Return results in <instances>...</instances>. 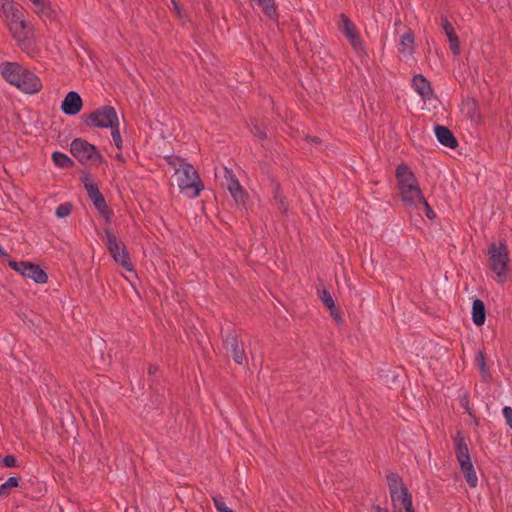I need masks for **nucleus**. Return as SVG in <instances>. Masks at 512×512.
<instances>
[{"label":"nucleus","mask_w":512,"mask_h":512,"mask_svg":"<svg viewBox=\"0 0 512 512\" xmlns=\"http://www.w3.org/2000/svg\"><path fill=\"white\" fill-rule=\"evenodd\" d=\"M487 256L488 268L496 275L499 283H504L507 279L510 262L507 245L503 242L490 243L487 250Z\"/></svg>","instance_id":"nucleus-1"},{"label":"nucleus","mask_w":512,"mask_h":512,"mask_svg":"<svg viewBox=\"0 0 512 512\" xmlns=\"http://www.w3.org/2000/svg\"><path fill=\"white\" fill-rule=\"evenodd\" d=\"M453 440L455 444V455L465 480L471 488H475L478 485V477L471 462V457L465 438L462 433L458 431Z\"/></svg>","instance_id":"nucleus-2"},{"label":"nucleus","mask_w":512,"mask_h":512,"mask_svg":"<svg viewBox=\"0 0 512 512\" xmlns=\"http://www.w3.org/2000/svg\"><path fill=\"white\" fill-rule=\"evenodd\" d=\"M177 183L180 191L189 198H196L204 189V185L191 164L182 165L177 168Z\"/></svg>","instance_id":"nucleus-3"},{"label":"nucleus","mask_w":512,"mask_h":512,"mask_svg":"<svg viewBox=\"0 0 512 512\" xmlns=\"http://www.w3.org/2000/svg\"><path fill=\"white\" fill-rule=\"evenodd\" d=\"M84 123L89 127L112 128L119 126V119L115 108L105 105L88 114Z\"/></svg>","instance_id":"nucleus-4"},{"label":"nucleus","mask_w":512,"mask_h":512,"mask_svg":"<svg viewBox=\"0 0 512 512\" xmlns=\"http://www.w3.org/2000/svg\"><path fill=\"white\" fill-rule=\"evenodd\" d=\"M105 236L106 245L115 262L129 272L134 271V265L125 245L108 229L105 230Z\"/></svg>","instance_id":"nucleus-5"},{"label":"nucleus","mask_w":512,"mask_h":512,"mask_svg":"<svg viewBox=\"0 0 512 512\" xmlns=\"http://www.w3.org/2000/svg\"><path fill=\"white\" fill-rule=\"evenodd\" d=\"M0 10L5 15L8 21V27L10 32H14L19 29H27V22L24 19V8L17 4L14 0H2Z\"/></svg>","instance_id":"nucleus-6"},{"label":"nucleus","mask_w":512,"mask_h":512,"mask_svg":"<svg viewBox=\"0 0 512 512\" xmlns=\"http://www.w3.org/2000/svg\"><path fill=\"white\" fill-rule=\"evenodd\" d=\"M8 265L23 277L30 278L38 284H44L47 282L48 276L46 272L37 264L27 261L10 260Z\"/></svg>","instance_id":"nucleus-7"},{"label":"nucleus","mask_w":512,"mask_h":512,"mask_svg":"<svg viewBox=\"0 0 512 512\" xmlns=\"http://www.w3.org/2000/svg\"><path fill=\"white\" fill-rule=\"evenodd\" d=\"M219 173L224 179L223 185L228 189L236 204L244 205L246 202L247 193L241 186L232 169L222 167Z\"/></svg>","instance_id":"nucleus-8"},{"label":"nucleus","mask_w":512,"mask_h":512,"mask_svg":"<svg viewBox=\"0 0 512 512\" xmlns=\"http://www.w3.org/2000/svg\"><path fill=\"white\" fill-rule=\"evenodd\" d=\"M337 26L355 51H363L364 45L361 36L355 24L344 13L340 14Z\"/></svg>","instance_id":"nucleus-9"},{"label":"nucleus","mask_w":512,"mask_h":512,"mask_svg":"<svg viewBox=\"0 0 512 512\" xmlns=\"http://www.w3.org/2000/svg\"><path fill=\"white\" fill-rule=\"evenodd\" d=\"M70 151L82 163L101 158L97 148L81 138H76L72 141Z\"/></svg>","instance_id":"nucleus-10"},{"label":"nucleus","mask_w":512,"mask_h":512,"mask_svg":"<svg viewBox=\"0 0 512 512\" xmlns=\"http://www.w3.org/2000/svg\"><path fill=\"white\" fill-rule=\"evenodd\" d=\"M224 347L226 351L231 354L233 360L237 364L243 365L247 363L243 343L239 340V337L235 332L232 331L227 333L224 339Z\"/></svg>","instance_id":"nucleus-11"},{"label":"nucleus","mask_w":512,"mask_h":512,"mask_svg":"<svg viewBox=\"0 0 512 512\" xmlns=\"http://www.w3.org/2000/svg\"><path fill=\"white\" fill-rule=\"evenodd\" d=\"M85 189L95 208L103 217L109 220L111 211L109 210L105 198L100 192L97 184H95L93 181L87 180L85 182Z\"/></svg>","instance_id":"nucleus-12"},{"label":"nucleus","mask_w":512,"mask_h":512,"mask_svg":"<svg viewBox=\"0 0 512 512\" xmlns=\"http://www.w3.org/2000/svg\"><path fill=\"white\" fill-rule=\"evenodd\" d=\"M33 12L45 23L56 20L58 8L50 0H34L32 2Z\"/></svg>","instance_id":"nucleus-13"},{"label":"nucleus","mask_w":512,"mask_h":512,"mask_svg":"<svg viewBox=\"0 0 512 512\" xmlns=\"http://www.w3.org/2000/svg\"><path fill=\"white\" fill-rule=\"evenodd\" d=\"M15 87L27 94H35L42 89V82L35 73L25 68Z\"/></svg>","instance_id":"nucleus-14"},{"label":"nucleus","mask_w":512,"mask_h":512,"mask_svg":"<svg viewBox=\"0 0 512 512\" xmlns=\"http://www.w3.org/2000/svg\"><path fill=\"white\" fill-rule=\"evenodd\" d=\"M25 67L17 62H3L0 64L2 77L11 85L19 84V78L24 73Z\"/></svg>","instance_id":"nucleus-15"},{"label":"nucleus","mask_w":512,"mask_h":512,"mask_svg":"<svg viewBox=\"0 0 512 512\" xmlns=\"http://www.w3.org/2000/svg\"><path fill=\"white\" fill-rule=\"evenodd\" d=\"M399 192L402 201L411 207L418 208V200L423 199V194L419 187L418 180L413 184L400 187Z\"/></svg>","instance_id":"nucleus-16"},{"label":"nucleus","mask_w":512,"mask_h":512,"mask_svg":"<svg viewBox=\"0 0 512 512\" xmlns=\"http://www.w3.org/2000/svg\"><path fill=\"white\" fill-rule=\"evenodd\" d=\"M83 106L81 96L76 91H70L65 96L61 104V110L64 114L74 116L78 114Z\"/></svg>","instance_id":"nucleus-17"},{"label":"nucleus","mask_w":512,"mask_h":512,"mask_svg":"<svg viewBox=\"0 0 512 512\" xmlns=\"http://www.w3.org/2000/svg\"><path fill=\"white\" fill-rule=\"evenodd\" d=\"M440 25H441L442 29L444 30V32H445V34L447 36L451 52L455 56L459 55L460 54V41H459V37L456 34L453 25L448 20L447 16H445V15L441 16Z\"/></svg>","instance_id":"nucleus-18"},{"label":"nucleus","mask_w":512,"mask_h":512,"mask_svg":"<svg viewBox=\"0 0 512 512\" xmlns=\"http://www.w3.org/2000/svg\"><path fill=\"white\" fill-rule=\"evenodd\" d=\"M390 497L394 511L413 509L412 496L407 488H403L402 491L390 495Z\"/></svg>","instance_id":"nucleus-19"},{"label":"nucleus","mask_w":512,"mask_h":512,"mask_svg":"<svg viewBox=\"0 0 512 512\" xmlns=\"http://www.w3.org/2000/svg\"><path fill=\"white\" fill-rule=\"evenodd\" d=\"M412 86L422 99L429 100L432 98L433 89L431 84L422 74H417L413 77Z\"/></svg>","instance_id":"nucleus-20"},{"label":"nucleus","mask_w":512,"mask_h":512,"mask_svg":"<svg viewBox=\"0 0 512 512\" xmlns=\"http://www.w3.org/2000/svg\"><path fill=\"white\" fill-rule=\"evenodd\" d=\"M435 136L440 144L445 147L454 149L458 146V141L454 134L445 126L437 125L435 127Z\"/></svg>","instance_id":"nucleus-21"},{"label":"nucleus","mask_w":512,"mask_h":512,"mask_svg":"<svg viewBox=\"0 0 512 512\" xmlns=\"http://www.w3.org/2000/svg\"><path fill=\"white\" fill-rule=\"evenodd\" d=\"M395 176L397 179L398 189L405 185L413 184L415 181H417V178L413 171L407 164L404 163L397 166Z\"/></svg>","instance_id":"nucleus-22"},{"label":"nucleus","mask_w":512,"mask_h":512,"mask_svg":"<svg viewBox=\"0 0 512 512\" xmlns=\"http://www.w3.org/2000/svg\"><path fill=\"white\" fill-rule=\"evenodd\" d=\"M12 36L22 51L30 53L33 50V41L26 29L15 30Z\"/></svg>","instance_id":"nucleus-23"},{"label":"nucleus","mask_w":512,"mask_h":512,"mask_svg":"<svg viewBox=\"0 0 512 512\" xmlns=\"http://www.w3.org/2000/svg\"><path fill=\"white\" fill-rule=\"evenodd\" d=\"M462 111L471 121L477 122L480 120L479 106L476 99L469 97L464 100L462 104Z\"/></svg>","instance_id":"nucleus-24"},{"label":"nucleus","mask_w":512,"mask_h":512,"mask_svg":"<svg viewBox=\"0 0 512 512\" xmlns=\"http://www.w3.org/2000/svg\"><path fill=\"white\" fill-rule=\"evenodd\" d=\"M472 320L476 326H482L486 320V309L484 302L475 299L472 304Z\"/></svg>","instance_id":"nucleus-25"},{"label":"nucleus","mask_w":512,"mask_h":512,"mask_svg":"<svg viewBox=\"0 0 512 512\" xmlns=\"http://www.w3.org/2000/svg\"><path fill=\"white\" fill-rule=\"evenodd\" d=\"M398 51L403 55H412L414 53V33L411 30L401 36Z\"/></svg>","instance_id":"nucleus-26"},{"label":"nucleus","mask_w":512,"mask_h":512,"mask_svg":"<svg viewBox=\"0 0 512 512\" xmlns=\"http://www.w3.org/2000/svg\"><path fill=\"white\" fill-rule=\"evenodd\" d=\"M318 294H319V297H320L322 303L324 304V306H326L330 310L331 316L334 319H338L339 318L338 310L335 306L333 297L330 294V292L327 291L326 289H322V290H318Z\"/></svg>","instance_id":"nucleus-27"},{"label":"nucleus","mask_w":512,"mask_h":512,"mask_svg":"<svg viewBox=\"0 0 512 512\" xmlns=\"http://www.w3.org/2000/svg\"><path fill=\"white\" fill-rule=\"evenodd\" d=\"M387 484L389 488L390 495H393L395 493H398L399 491H402L403 488H407L401 477L396 473H390L387 475Z\"/></svg>","instance_id":"nucleus-28"},{"label":"nucleus","mask_w":512,"mask_h":512,"mask_svg":"<svg viewBox=\"0 0 512 512\" xmlns=\"http://www.w3.org/2000/svg\"><path fill=\"white\" fill-rule=\"evenodd\" d=\"M52 161L59 168H68L73 166L72 159L67 154L60 151L53 152Z\"/></svg>","instance_id":"nucleus-29"},{"label":"nucleus","mask_w":512,"mask_h":512,"mask_svg":"<svg viewBox=\"0 0 512 512\" xmlns=\"http://www.w3.org/2000/svg\"><path fill=\"white\" fill-rule=\"evenodd\" d=\"M19 486V478L12 476L9 477L4 483L0 485V498L8 497L11 489Z\"/></svg>","instance_id":"nucleus-30"},{"label":"nucleus","mask_w":512,"mask_h":512,"mask_svg":"<svg viewBox=\"0 0 512 512\" xmlns=\"http://www.w3.org/2000/svg\"><path fill=\"white\" fill-rule=\"evenodd\" d=\"M257 2L268 17H274L276 15V6L274 0H257Z\"/></svg>","instance_id":"nucleus-31"},{"label":"nucleus","mask_w":512,"mask_h":512,"mask_svg":"<svg viewBox=\"0 0 512 512\" xmlns=\"http://www.w3.org/2000/svg\"><path fill=\"white\" fill-rule=\"evenodd\" d=\"M212 499H213L215 508L218 512H234L230 507H228L225 499L222 496L217 495V496H214Z\"/></svg>","instance_id":"nucleus-32"},{"label":"nucleus","mask_w":512,"mask_h":512,"mask_svg":"<svg viewBox=\"0 0 512 512\" xmlns=\"http://www.w3.org/2000/svg\"><path fill=\"white\" fill-rule=\"evenodd\" d=\"M72 211V204L70 203H63L60 204L55 211V214L58 218L67 217L70 215Z\"/></svg>","instance_id":"nucleus-33"},{"label":"nucleus","mask_w":512,"mask_h":512,"mask_svg":"<svg viewBox=\"0 0 512 512\" xmlns=\"http://www.w3.org/2000/svg\"><path fill=\"white\" fill-rule=\"evenodd\" d=\"M167 163L175 169V173L177 174V168H182V165L188 164L182 158L177 156H168L166 157Z\"/></svg>","instance_id":"nucleus-34"},{"label":"nucleus","mask_w":512,"mask_h":512,"mask_svg":"<svg viewBox=\"0 0 512 512\" xmlns=\"http://www.w3.org/2000/svg\"><path fill=\"white\" fill-rule=\"evenodd\" d=\"M419 205L423 206L424 212H425V215L427 216V218H429L430 220H433L436 218L435 212L433 211V209L431 208V206L429 205V203L426 201V199L424 197H423V199L418 200V206Z\"/></svg>","instance_id":"nucleus-35"},{"label":"nucleus","mask_w":512,"mask_h":512,"mask_svg":"<svg viewBox=\"0 0 512 512\" xmlns=\"http://www.w3.org/2000/svg\"><path fill=\"white\" fill-rule=\"evenodd\" d=\"M111 136H112V139L116 145V147L121 150L122 149V138H121V134H120V130H119V126H113L111 128Z\"/></svg>","instance_id":"nucleus-36"},{"label":"nucleus","mask_w":512,"mask_h":512,"mask_svg":"<svg viewBox=\"0 0 512 512\" xmlns=\"http://www.w3.org/2000/svg\"><path fill=\"white\" fill-rule=\"evenodd\" d=\"M252 133L259 139L264 140L267 138L266 128L257 123L253 124L251 129Z\"/></svg>","instance_id":"nucleus-37"},{"label":"nucleus","mask_w":512,"mask_h":512,"mask_svg":"<svg viewBox=\"0 0 512 512\" xmlns=\"http://www.w3.org/2000/svg\"><path fill=\"white\" fill-rule=\"evenodd\" d=\"M274 201L278 204V208L283 212L286 213L288 206L284 201V197L279 192L278 188L276 189L275 195H274Z\"/></svg>","instance_id":"nucleus-38"},{"label":"nucleus","mask_w":512,"mask_h":512,"mask_svg":"<svg viewBox=\"0 0 512 512\" xmlns=\"http://www.w3.org/2000/svg\"><path fill=\"white\" fill-rule=\"evenodd\" d=\"M476 362L480 368V371L483 373V374H487L488 370H487V367H486V362H485V354L483 351H478V354L476 356Z\"/></svg>","instance_id":"nucleus-39"},{"label":"nucleus","mask_w":512,"mask_h":512,"mask_svg":"<svg viewBox=\"0 0 512 512\" xmlns=\"http://www.w3.org/2000/svg\"><path fill=\"white\" fill-rule=\"evenodd\" d=\"M503 416L506 420V423L509 425V427L512 429V407L505 406L503 408Z\"/></svg>","instance_id":"nucleus-40"},{"label":"nucleus","mask_w":512,"mask_h":512,"mask_svg":"<svg viewBox=\"0 0 512 512\" xmlns=\"http://www.w3.org/2000/svg\"><path fill=\"white\" fill-rule=\"evenodd\" d=\"M16 458L14 455H6L2 459V463L5 467H15L16 466Z\"/></svg>","instance_id":"nucleus-41"},{"label":"nucleus","mask_w":512,"mask_h":512,"mask_svg":"<svg viewBox=\"0 0 512 512\" xmlns=\"http://www.w3.org/2000/svg\"><path fill=\"white\" fill-rule=\"evenodd\" d=\"M171 3L173 5V9L176 12L177 16L181 17L182 16V12H181L179 3L177 1H175V0H171Z\"/></svg>","instance_id":"nucleus-42"},{"label":"nucleus","mask_w":512,"mask_h":512,"mask_svg":"<svg viewBox=\"0 0 512 512\" xmlns=\"http://www.w3.org/2000/svg\"><path fill=\"white\" fill-rule=\"evenodd\" d=\"M371 512H389V511L387 509H385V508H382V507L378 506V505H374L372 507Z\"/></svg>","instance_id":"nucleus-43"},{"label":"nucleus","mask_w":512,"mask_h":512,"mask_svg":"<svg viewBox=\"0 0 512 512\" xmlns=\"http://www.w3.org/2000/svg\"><path fill=\"white\" fill-rule=\"evenodd\" d=\"M0 256L4 258H8L9 254L5 251V249L0 245Z\"/></svg>","instance_id":"nucleus-44"},{"label":"nucleus","mask_w":512,"mask_h":512,"mask_svg":"<svg viewBox=\"0 0 512 512\" xmlns=\"http://www.w3.org/2000/svg\"><path fill=\"white\" fill-rule=\"evenodd\" d=\"M156 371H157V367H156V366H154V365H150V366H149V368H148V373H149V374H151V375H152V374H155V373H156Z\"/></svg>","instance_id":"nucleus-45"},{"label":"nucleus","mask_w":512,"mask_h":512,"mask_svg":"<svg viewBox=\"0 0 512 512\" xmlns=\"http://www.w3.org/2000/svg\"><path fill=\"white\" fill-rule=\"evenodd\" d=\"M312 142L314 143H320V139L318 137H312L310 138Z\"/></svg>","instance_id":"nucleus-46"},{"label":"nucleus","mask_w":512,"mask_h":512,"mask_svg":"<svg viewBox=\"0 0 512 512\" xmlns=\"http://www.w3.org/2000/svg\"><path fill=\"white\" fill-rule=\"evenodd\" d=\"M394 512H415L414 508L409 510H402V511H394Z\"/></svg>","instance_id":"nucleus-47"},{"label":"nucleus","mask_w":512,"mask_h":512,"mask_svg":"<svg viewBox=\"0 0 512 512\" xmlns=\"http://www.w3.org/2000/svg\"><path fill=\"white\" fill-rule=\"evenodd\" d=\"M2 2H3V1H2V0H0V5L2 4Z\"/></svg>","instance_id":"nucleus-48"},{"label":"nucleus","mask_w":512,"mask_h":512,"mask_svg":"<svg viewBox=\"0 0 512 512\" xmlns=\"http://www.w3.org/2000/svg\"><path fill=\"white\" fill-rule=\"evenodd\" d=\"M31 3L34 1V0H29Z\"/></svg>","instance_id":"nucleus-49"}]
</instances>
